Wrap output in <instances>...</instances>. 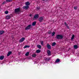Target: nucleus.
Here are the masks:
<instances>
[{
	"mask_svg": "<svg viewBox=\"0 0 79 79\" xmlns=\"http://www.w3.org/2000/svg\"><path fill=\"white\" fill-rule=\"evenodd\" d=\"M4 32V31H0V35H2V34Z\"/></svg>",
	"mask_w": 79,
	"mask_h": 79,
	"instance_id": "obj_22",
	"label": "nucleus"
},
{
	"mask_svg": "<svg viewBox=\"0 0 79 79\" xmlns=\"http://www.w3.org/2000/svg\"><path fill=\"white\" fill-rule=\"evenodd\" d=\"M74 35H73L72 36V39H74Z\"/></svg>",
	"mask_w": 79,
	"mask_h": 79,
	"instance_id": "obj_26",
	"label": "nucleus"
},
{
	"mask_svg": "<svg viewBox=\"0 0 79 79\" xmlns=\"http://www.w3.org/2000/svg\"><path fill=\"white\" fill-rule=\"evenodd\" d=\"M26 6H24L23 7V8H24V9H28L29 7V6L27 5H29V2H26Z\"/></svg>",
	"mask_w": 79,
	"mask_h": 79,
	"instance_id": "obj_1",
	"label": "nucleus"
},
{
	"mask_svg": "<svg viewBox=\"0 0 79 79\" xmlns=\"http://www.w3.org/2000/svg\"><path fill=\"white\" fill-rule=\"evenodd\" d=\"M37 47L38 48H39V49H40L41 48V46L40 45H37Z\"/></svg>",
	"mask_w": 79,
	"mask_h": 79,
	"instance_id": "obj_20",
	"label": "nucleus"
},
{
	"mask_svg": "<svg viewBox=\"0 0 79 79\" xmlns=\"http://www.w3.org/2000/svg\"><path fill=\"white\" fill-rule=\"evenodd\" d=\"M43 1H44V0H43Z\"/></svg>",
	"mask_w": 79,
	"mask_h": 79,
	"instance_id": "obj_35",
	"label": "nucleus"
},
{
	"mask_svg": "<svg viewBox=\"0 0 79 79\" xmlns=\"http://www.w3.org/2000/svg\"><path fill=\"white\" fill-rule=\"evenodd\" d=\"M73 47L75 49H77L78 48V47H77V45H74Z\"/></svg>",
	"mask_w": 79,
	"mask_h": 79,
	"instance_id": "obj_18",
	"label": "nucleus"
},
{
	"mask_svg": "<svg viewBox=\"0 0 79 79\" xmlns=\"http://www.w3.org/2000/svg\"><path fill=\"white\" fill-rule=\"evenodd\" d=\"M48 54L49 56L51 55V52L50 50H48Z\"/></svg>",
	"mask_w": 79,
	"mask_h": 79,
	"instance_id": "obj_8",
	"label": "nucleus"
},
{
	"mask_svg": "<svg viewBox=\"0 0 79 79\" xmlns=\"http://www.w3.org/2000/svg\"><path fill=\"white\" fill-rule=\"evenodd\" d=\"M24 41V40H20L19 42H23Z\"/></svg>",
	"mask_w": 79,
	"mask_h": 79,
	"instance_id": "obj_28",
	"label": "nucleus"
},
{
	"mask_svg": "<svg viewBox=\"0 0 79 79\" xmlns=\"http://www.w3.org/2000/svg\"><path fill=\"white\" fill-rule=\"evenodd\" d=\"M56 43L53 42V43H52V47L55 46V45H56Z\"/></svg>",
	"mask_w": 79,
	"mask_h": 79,
	"instance_id": "obj_16",
	"label": "nucleus"
},
{
	"mask_svg": "<svg viewBox=\"0 0 79 79\" xmlns=\"http://www.w3.org/2000/svg\"><path fill=\"white\" fill-rule=\"evenodd\" d=\"M32 57H35L36 56V54H34L32 55Z\"/></svg>",
	"mask_w": 79,
	"mask_h": 79,
	"instance_id": "obj_24",
	"label": "nucleus"
},
{
	"mask_svg": "<svg viewBox=\"0 0 79 79\" xmlns=\"http://www.w3.org/2000/svg\"><path fill=\"white\" fill-rule=\"evenodd\" d=\"M4 58H5V56H0V60H2L4 59Z\"/></svg>",
	"mask_w": 79,
	"mask_h": 79,
	"instance_id": "obj_9",
	"label": "nucleus"
},
{
	"mask_svg": "<svg viewBox=\"0 0 79 79\" xmlns=\"http://www.w3.org/2000/svg\"><path fill=\"white\" fill-rule=\"evenodd\" d=\"M31 15H30V16H31Z\"/></svg>",
	"mask_w": 79,
	"mask_h": 79,
	"instance_id": "obj_34",
	"label": "nucleus"
},
{
	"mask_svg": "<svg viewBox=\"0 0 79 79\" xmlns=\"http://www.w3.org/2000/svg\"><path fill=\"white\" fill-rule=\"evenodd\" d=\"M60 61V59H57L55 61V63H59Z\"/></svg>",
	"mask_w": 79,
	"mask_h": 79,
	"instance_id": "obj_13",
	"label": "nucleus"
},
{
	"mask_svg": "<svg viewBox=\"0 0 79 79\" xmlns=\"http://www.w3.org/2000/svg\"><path fill=\"white\" fill-rule=\"evenodd\" d=\"M31 27V25H30L26 27V28H25V29L26 30L29 29H30Z\"/></svg>",
	"mask_w": 79,
	"mask_h": 79,
	"instance_id": "obj_6",
	"label": "nucleus"
},
{
	"mask_svg": "<svg viewBox=\"0 0 79 79\" xmlns=\"http://www.w3.org/2000/svg\"><path fill=\"white\" fill-rule=\"evenodd\" d=\"M39 17V15H38V14H36L35 15L34 17V18L35 19H37Z\"/></svg>",
	"mask_w": 79,
	"mask_h": 79,
	"instance_id": "obj_10",
	"label": "nucleus"
},
{
	"mask_svg": "<svg viewBox=\"0 0 79 79\" xmlns=\"http://www.w3.org/2000/svg\"><path fill=\"white\" fill-rule=\"evenodd\" d=\"M11 1H12V0H6V1L7 2H11Z\"/></svg>",
	"mask_w": 79,
	"mask_h": 79,
	"instance_id": "obj_27",
	"label": "nucleus"
},
{
	"mask_svg": "<svg viewBox=\"0 0 79 79\" xmlns=\"http://www.w3.org/2000/svg\"><path fill=\"white\" fill-rule=\"evenodd\" d=\"M64 24L66 26H67V24H66V23L65 22V23H64Z\"/></svg>",
	"mask_w": 79,
	"mask_h": 79,
	"instance_id": "obj_31",
	"label": "nucleus"
},
{
	"mask_svg": "<svg viewBox=\"0 0 79 79\" xmlns=\"http://www.w3.org/2000/svg\"><path fill=\"white\" fill-rule=\"evenodd\" d=\"M5 14H6V15L8 14V11H6L5 12Z\"/></svg>",
	"mask_w": 79,
	"mask_h": 79,
	"instance_id": "obj_25",
	"label": "nucleus"
},
{
	"mask_svg": "<svg viewBox=\"0 0 79 79\" xmlns=\"http://www.w3.org/2000/svg\"><path fill=\"white\" fill-rule=\"evenodd\" d=\"M51 60V57H48L46 58L45 60L46 61H49V60Z\"/></svg>",
	"mask_w": 79,
	"mask_h": 79,
	"instance_id": "obj_7",
	"label": "nucleus"
},
{
	"mask_svg": "<svg viewBox=\"0 0 79 79\" xmlns=\"http://www.w3.org/2000/svg\"><path fill=\"white\" fill-rule=\"evenodd\" d=\"M20 11V10H19V8H17L15 10V12L17 13H18V12H19Z\"/></svg>",
	"mask_w": 79,
	"mask_h": 79,
	"instance_id": "obj_4",
	"label": "nucleus"
},
{
	"mask_svg": "<svg viewBox=\"0 0 79 79\" xmlns=\"http://www.w3.org/2000/svg\"><path fill=\"white\" fill-rule=\"evenodd\" d=\"M36 24V22H34L32 24V26H35Z\"/></svg>",
	"mask_w": 79,
	"mask_h": 79,
	"instance_id": "obj_17",
	"label": "nucleus"
},
{
	"mask_svg": "<svg viewBox=\"0 0 79 79\" xmlns=\"http://www.w3.org/2000/svg\"><path fill=\"white\" fill-rule=\"evenodd\" d=\"M48 33H49V34H51V33H52V32H51V31H50L49 32H48Z\"/></svg>",
	"mask_w": 79,
	"mask_h": 79,
	"instance_id": "obj_32",
	"label": "nucleus"
},
{
	"mask_svg": "<svg viewBox=\"0 0 79 79\" xmlns=\"http://www.w3.org/2000/svg\"><path fill=\"white\" fill-rule=\"evenodd\" d=\"M56 38L58 39H62L63 38V36L61 35H58L56 36Z\"/></svg>",
	"mask_w": 79,
	"mask_h": 79,
	"instance_id": "obj_2",
	"label": "nucleus"
},
{
	"mask_svg": "<svg viewBox=\"0 0 79 79\" xmlns=\"http://www.w3.org/2000/svg\"><path fill=\"white\" fill-rule=\"evenodd\" d=\"M67 28H68V27H69L68 26H67Z\"/></svg>",
	"mask_w": 79,
	"mask_h": 79,
	"instance_id": "obj_33",
	"label": "nucleus"
},
{
	"mask_svg": "<svg viewBox=\"0 0 79 79\" xmlns=\"http://www.w3.org/2000/svg\"><path fill=\"white\" fill-rule=\"evenodd\" d=\"M29 52H27L26 53L25 55V56H29Z\"/></svg>",
	"mask_w": 79,
	"mask_h": 79,
	"instance_id": "obj_15",
	"label": "nucleus"
},
{
	"mask_svg": "<svg viewBox=\"0 0 79 79\" xmlns=\"http://www.w3.org/2000/svg\"><path fill=\"white\" fill-rule=\"evenodd\" d=\"M21 40H25V38L23 37L21 39Z\"/></svg>",
	"mask_w": 79,
	"mask_h": 79,
	"instance_id": "obj_29",
	"label": "nucleus"
},
{
	"mask_svg": "<svg viewBox=\"0 0 79 79\" xmlns=\"http://www.w3.org/2000/svg\"><path fill=\"white\" fill-rule=\"evenodd\" d=\"M47 47L49 50H50V49H51V46L49 44H47Z\"/></svg>",
	"mask_w": 79,
	"mask_h": 79,
	"instance_id": "obj_5",
	"label": "nucleus"
},
{
	"mask_svg": "<svg viewBox=\"0 0 79 79\" xmlns=\"http://www.w3.org/2000/svg\"><path fill=\"white\" fill-rule=\"evenodd\" d=\"M6 19H9L11 18V17L10 16V15H9L6 16Z\"/></svg>",
	"mask_w": 79,
	"mask_h": 79,
	"instance_id": "obj_12",
	"label": "nucleus"
},
{
	"mask_svg": "<svg viewBox=\"0 0 79 79\" xmlns=\"http://www.w3.org/2000/svg\"><path fill=\"white\" fill-rule=\"evenodd\" d=\"M39 20L40 22H42L44 20V19H43V17H41L39 18Z\"/></svg>",
	"mask_w": 79,
	"mask_h": 79,
	"instance_id": "obj_3",
	"label": "nucleus"
},
{
	"mask_svg": "<svg viewBox=\"0 0 79 79\" xmlns=\"http://www.w3.org/2000/svg\"><path fill=\"white\" fill-rule=\"evenodd\" d=\"M12 53V52L10 51V52H8V53L7 54V56H10V55Z\"/></svg>",
	"mask_w": 79,
	"mask_h": 79,
	"instance_id": "obj_11",
	"label": "nucleus"
},
{
	"mask_svg": "<svg viewBox=\"0 0 79 79\" xmlns=\"http://www.w3.org/2000/svg\"><path fill=\"white\" fill-rule=\"evenodd\" d=\"M36 53H40V50L39 49L37 50H36Z\"/></svg>",
	"mask_w": 79,
	"mask_h": 79,
	"instance_id": "obj_19",
	"label": "nucleus"
},
{
	"mask_svg": "<svg viewBox=\"0 0 79 79\" xmlns=\"http://www.w3.org/2000/svg\"><path fill=\"white\" fill-rule=\"evenodd\" d=\"M40 43L42 45H44V41H40Z\"/></svg>",
	"mask_w": 79,
	"mask_h": 79,
	"instance_id": "obj_21",
	"label": "nucleus"
},
{
	"mask_svg": "<svg viewBox=\"0 0 79 79\" xmlns=\"http://www.w3.org/2000/svg\"><path fill=\"white\" fill-rule=\"evenodd\" d=\"M30 47V45H25L24 47V48H29Z\"/></svg>",
	"mask_w": 79,
	"mask_h": 79,
	"instance_id": "obj_14",
	"label": "nucleus"
},
{
	"mask_svg": "<svg viewBox=\"0 0 79 79\" xmlns=\"http://www.w3.org/2000/svg\"><path fill=\"white\" fill-rule=\"evenodd\" d=\"M55 32H53L52 33V36H53V35H55Z\"/></svg>",
	"mask_w": 79,
	"mask_h": 79,
	"instance_id": "obj_23",
	"label": "nucleus"
},
{
	"mask_svg": "<svg viewBox=\"0 0 79 79\" xmlns=\"http://www.w3.org/2000/svg\"><path fill=\"white\" fill-rule=\"evenodd\" d=\"M74 10H76V9H77V7H74Z\"/></svg>",
	"mask_w": 79,
	"mask_h": 79,
	"instance_id": "obj_30",
	"label": "nucleus"
}]
</instances>
